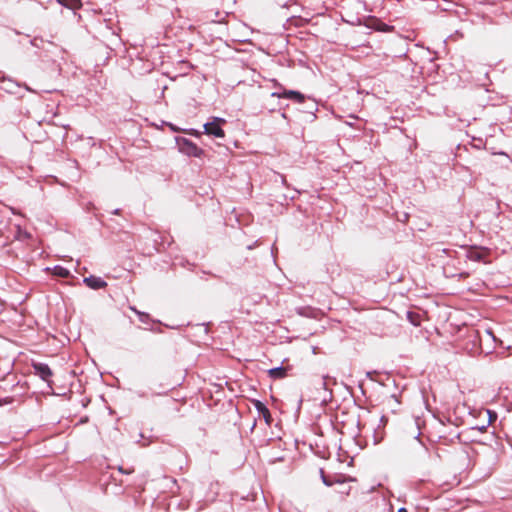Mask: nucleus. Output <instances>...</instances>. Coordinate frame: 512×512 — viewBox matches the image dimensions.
<instances>
[{"label":"nucleus","mask_w":512,"mask_h":512,"mask_svg":"<svg viewBox=\"0 0 512 512\" xmlns=\"http://www.w3.org/2000/svg\"><path fill=\"white\" fill-rule=\"evenodd\" d=\"M56 2L70 10H77L82 6L81 0H56Z\"/></svg>","instance_id":"obj_9"},{"label":"nucleus","mask_w":512,"mask_h":512,"mask_svg":"<svg viewBox=\"0 0 512 512\" xmlns=\"http://www.w3.org/2000/svg\"><path fill=\"white\" fill-rule=\"evenodd\" d=\"M398 512H408V511H407L405 508H403V507H402V508H400V509L398 510Z\"/></svg>","instance_id":"obj_30"},{"label":"nucleus","mask_w":512,"mask_h":512,"mask_svg":"<svg viewBox=\"0 0 512 512\" xmlns=\"http://www.w3.org/2000/svg\"><path fill=\"white\" fill-rule=\"evenodd\" d=\"M320 477H321L322 481H323V477H327V475L325 474V472L322 468L320 469Z\"/></svg>","instance_id":"obj_24"},{"label":"nucleus","mask_w":512,"mask_h":512,"mask_svg":"<svg viewBox=\"0 0 512 512\" xmlns=\"http://www.w3.org/2000/svg\"><path fill=\"white\" fill-rule=\"evenodd\" d=\"M322 482L325 486L330 487L334 484H343L345 482V480L340 475H334V476L323 477Z\"/></svg>","instance_id":"obj_10"},{"label":"nucleus","mask_w":512,"mask_h":512,"mask_svg":"<svg viewBox=\"0 0 512 512\" xmlns=\"http://www.w3.org/2000/svg\"><path fill=\"white\" fill-rule=\"evenodd\" d=\"M12 402H13V398L12 397L0 398V406L6 405V404H10Z\"/></svg>","instance_id":"obj_17"},{"label":"nucleus","mask_w":512,"mask_h":512,"mask_svg":"<svg viewBox=\"0 0 512 512\" xmlns=\"http://www.w3.org/2000/svg\"><path fill=\"white\" fill-rule=\"evenodd\" d=\"M197 328H199V329L203 330V332H204L205 334H207V332H208V327H207V325H206V324H204V323H202V324H198V325H197Z\"/></svg>","instance_id":"obj_19"},{"label":"nucleus","mask_w":512,"mask_h":512,"mask_svg":"<svg viewBox=\"0 0 512 512\" xmlns=\"http://www.w3.org/2000/svg\"><path fill=\"white\" fill-rule=\"evenodd\" d=\"M302 310H303V308H300V309L298 310V313H299V314H301V315H303V311H302Z\"/></svg>","instance_id":"obj_33"},{"label":"nucleus","mask_w":512,"mask_h":512,"mask_svg":"<svg viewBox=\"0 0 512 512\" xmlns=\"http://www.w3.org/2000/svg\"><path fill=\"white\" fill-rule=\"evenodd\" d=\"M281 116H282V118L287 119V115H286V113H284V112H283V113L281 114Z\"/></svg>","instance_id":"obj_31"},{"label":"nucleus","mask_w":512,"mask_h":512,"mask_svg":"<svg viewBox=\"0 0 512 512\" xmlns=\"http://www.w3.org/2000/svg\"><path fill=\"white\" fill-rule=\"evenodd\" d=\"M119 471L124 474H131L133 472V470H126L123 469L121 466L119 467Z\"/></svg>","instance_id":"obj_22"},{"label":"nucleus","mask_w":512,"mask_h":512,"mask_svg":"<svg viewBox=\"0 0 512 512\" xmlns=\"http://www.w3.org/2000/svg\"><path fill=\"white\" fill-rule=\"evenodd\" d=\"M328 378V376H324L321 380H320V385L326 389V385H327V382H326V379Z\"/></svg>","instance_id":"obj_20"},{"label":"nucleus","mask_w":512,"mask_h":512,"mask_svg":"<svg viewBox=\"0 0 512 512\" xmlns=\"http://www.w3.org/2000/svg\"><path fill=\"white\" fill-rule=\"evenodd\" d=\"M183 132L188 133V134H190L192 136H195V137H199L200 134H201L198 130L193 129V128H191V129H183Z\"/></svg>","instance_id":"obj_16"},{"label":"nucleus","mask_w":512,"mask_h":512,"mask_svg":"<svg viewBox=\"0 0 512 512\" xmlns=\"http://www.w3.org/2000/svg\"><path fill=\"white\" fill-rule=\"evenodd\" d=\"M274 2L280 7H288L294 0H274Z\"/></svg>","instance_id":"obj_15"},{"label":"nucleus","mask_w":512,"mask_h":512,"mask_svg":"<svg viewBox=\"0 0 512 512\" xmlns=\"http://www.w3.org/2000/svg\"><path fill=\"white\" fill-rule=\"evenodd\" d=\"M31 366L33 368L34 374L46 382L49 388L52 389L53 387L51 377L53 376V372L51 368L46 363L36 361H32Z\"/></svg>","instance_id":"obj_2"},{"label":"nucleus","mask_w":512,"mask_h":512,"mask_svg":"<svg viewBox=\"0 0 512 512\" xmlns=\"http://www.w3.org/2000/svg\"><path fill=\"white\" fill-rule=\"evenodd\" d=\"M406 317L411 324L418 326L420 324V316L412 311H407Z\"/></svg>","instance_id":"obj_13"},{"label":"nucleus","mask_w":512,"mask_h":512,"mask_svg":"<svg viewBox=\"0 0 512 512\" xmlns=\"http://www.w3.org/2000/svg\"><path fill=\"white\" fill-rule=\"evenodd\" d=\"M120 211H121V210H120L119 208L114 209V210L112 211V214H114V215H119V214H120Z\"/></svg>","instance_id":"obj_28"},{"label":"nucleus","mask_w":512,"mask_h":512,"mask_svg":"<svg viewBox=\"0 0 512 512\" xmlns=\"http://www.w3.org/2000/svg\"><path fill=\"white\" fill-rule=\"evenodd\" d=\"M25 89H26L27 91H31V92L33 91L30 87H28V86H26V85H25Z\"/></svg>","instance_id":"obj_32"},{"label":"nucleus","mask_w":512,"mask_h":512,"mask_svg":"<svg viewBox=\"0 0 512 512\" xmlns=\"http://www.w3.org/2000/svg\"><path fill=\"white\" fill-rule=\"evenodd\" d=\"M268 375L274 380L283 379L287 376V368L283 366L271 368L268 370Z\"/></svg>","instance_id":"obj_8"},{"label":"nucleus","mask_w":512,"mask_h":512,"mask_svg":"<svg viewBox=\"0 0 512 512\" xmlns=\"http://www.w3.org/2000/svg\"><path fill=\"white\" fill-rule=\"evenodd\" d=\"M53 274L61 278H67L70 275V271L63 266L56 265L53 268Z\"/></svg>","instance_id":"obj_12"},{"label":"nucleus","mask_w":512,"mask_h":512,"mask_svg":"<svg viewBox=\"0 0 512 512\" xmlns=\"http://www.w3.org/2000/svg\"><path fill=\"white\" fill-rule=\"evenodd\" d=\"M420 435H421V432H419V431H418V432H417V434H416L414 437H415L416 439H419Z\"/></svg>","instance_id":"obj_29"},{"label":"nucleus","mask_w":512,"mask_h":512,"mask_svg":"<svg viewBox=\"0 0 512 512\" xmlns=\"http://www.w3.org/2000/svg\"><path fill=\"white\" fill-rule=\"evenodd\" d=\"M0 82L3 83V85L1 86V89H3L5 92L7 93H10V94H18V90L21 88V85L10 79V78H7L3 72L0 71Z\"/></svg>","instance_id":"obj_5"},{"label":"nucleus","mask_w":512,"mask_h":512,"mask_svg":"<svg viewBox=\"0 0 512 512\" xmlns=\"http://www.w3.org/2000/svg\"><path fill=\"white\" fill-rule=\"evenodd\" d=\"M341 494H344V495H349L350 493V487H348L347 489H345V491H339Z\"/></svg>","instance_id":"obj_26"},{"label":"nucleus","mask_w":512,"mask_h":512,"mask_svg":"<svg viewBox=\"0 0 512 512\" xmlns=\"http://www.w3.org/2000/svg\"><path fill=\"white\" fill-rule=\"evenodd\" d=\"M372 372H367V377L371 378Z\"/></svg>","instance_id":"obj_34"},{"label":"nucleus","mask_w":512,"mask_h":512,"mask_svg":"<svg viewBox=\"0 0 512 512\" xmlns=\"http://www.w3.org/2000/svg\"><path fill=\"white\" fill-rule=\"evenodd\" d=\"M488 414H489V420H490V422H491L492 420H495V419L497 418L496 413H493V414H492V413H491V411H489V410H488Z\"/></svg>","instance_id":"obj_21"},{"label":"nucleus","mask_w":512,"mask_h":512,"mask_svg":"<svg viewBox=\"0 0 512 512\" xmlns=\"http://www.w3.org/2000/svg\"><path fill=\"white\" fill-rule=\"evenodd\" d=\"M270 97H276L278 99L285 98L290 99L297 103H303L306 99L305 95L295 90L283 89L282 93H271Z\"/></svg>","instance_id":"obj_4"},{"label":"nucleus","mask_w":512,"mask_h":512,"mask_svg":"<svg viewBox=\"0 0 512 512\" xmlns=\"http://www.w3.org/2000/svg\"><path fill=\"white\" fill-rule=\"evenodd\" d=\"M225 122L226 121L223 118L215 117L212 122H207L204 124V133L207 135H212L216 138L224 137L222 124Z\"/></svg>","instance_id":"obj_3"},{"label":"nucleus","mask_w":512,"mask_h":512,"mask_svg":"<svg viewBox=\"0 0 512 512\" xmlns=\"http://www.w3.org/2000/svg\"><path fill=\"white\" fill-rule=\"evenodd\" d=\"M175 143L179 152L188 157L200 158L204 155V150L188 138L176 136Z\"/></svg>","instance_id":"obj_1"},{"label":"nucleus","mask_w":512,"mask_h":512,"mask_svg":"<svg viewBox=\"0 0 512 512\" xmlns=\"http://www.w3.org/2000/svg\"><path fill=\"white\" fill-rule=\"evenodd\" d=\"M83 282L87 287L93 290L103 289L107 286V282L104 281L101 277L90 275L85 277Z\"/></svg>","instance_id":"obj_6"},{"label":"nucleus","mask_w":512,"mask_h":512,"mask_svg":"<svg viewBox=\"0 0 512 512\" xmlns=\"http://www.w3.org/2000/svg\"><path fill=\"white\" fill-rule=\"evenodd\" d=\"M276 85L279 87L278 91H275L274 93H282V90L284 89L280 84L276 83Z\"/></svg>","instance_id":"obj_27"},{"label":"nucleus","mask_w":512,"mask_h":512,"mask_svg":"<svg viewBox=\"0 0 512 512\" xmlns=\"http://www.w3.org/2000/svg\"><path fill=\"white\" fill-rule=\"evenodd\" d=\"M131 309L138 315L140 322L148 323L150 321V315L148 313L138 311L134 307H131Z\"/></svg>","instance_id":"obj_14"},{"label":"nucleus","mask_w":512,"mask_h":512,"mask_svg":"<svg viewBox=\"0 0 512 512\" xmlns=\"http://www.w3.org/2000/svg\"><path fill=\"white\" fill-rule=\"evenodd\" d=\"M31 44H32L33 46L38 47V46H39V44H38V39H37V38H34L33 40H31Z\"/></svg>","instance_id":"obj_23"},{"label":"nucleus","mask_w":512,"mask_h":512,"mask_svg":"<svg viewBox=\"0 0 512 512\" xmlns=\"http://www.w3.org/2000/svg\"><path fill=\"white\" fill-rule=\"evenodd\" d=\"M485 253L478 249H471L468 252V258L472 261L480 262L483 261Z\"/></svg>","instance_id":"obj_11"},{"label":"nucleus","mask_w":512,"mask_h":512,"mask_svg":"<svg viewBox=\"0 0 512 512\" xmlns=\"http://www.w3.org/2000/svg\"><path fill=\"white\" fill-rule=\"evenodd\" d=\"M253 403H254V407L257 410V412L259 413V415H261L264 418V420L267 424H270V422L272 421V417H271L270 411L267 408V406L260 400H254Z\"/></svg>","instance_id":"obj_7"},{"label":"nucleus","mask_w":512,"mask_h":512,"mask_svg":"<svg viewBox=\"0 0 512 512\" xmlns=\"http://www.w3.org/2000/svg\"><path fill=\"white\" fill-rule=\"evenodd\" d=\"M167 125L169 126V128L173 131V132H183V129L177 127L176 125L172 124V123H167Z\"/></svg>","instance_id":"obj_18"},{"label":"nucleus","mask_w":512,"mask_h":512,"mask_svg":"<svg viewBox=\"0 0 512 512\" xmlns=\"http://www.w3.org/2000/svg\"><path fill=\"white\" fill-rule=\"evenodd\" d=\"M320 477H321L322 481H323V477H327V475L325 474V472L322 468L320 469Z\"/></svg>","instance_id":"obj_25"}]
</instances>
